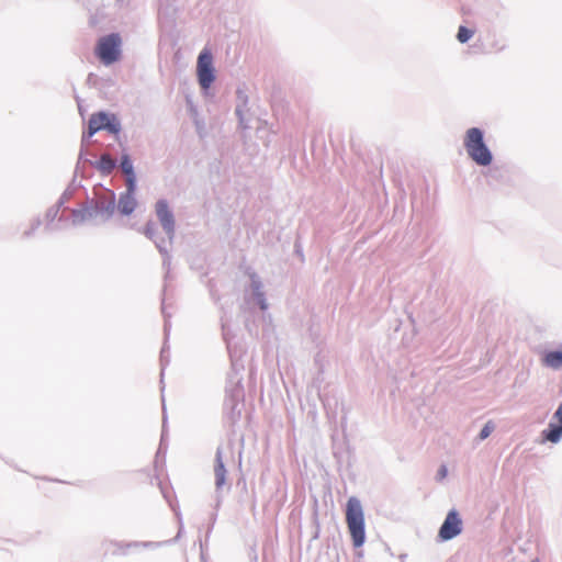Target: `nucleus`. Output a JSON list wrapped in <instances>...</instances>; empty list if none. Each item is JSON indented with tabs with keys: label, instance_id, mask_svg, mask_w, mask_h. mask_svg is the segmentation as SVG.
<instances>
[{
	"label": "nucleus",
	"instance_id": "f257e3e1",
	"mask_svg": "<svg viewBox=\"0 0 562 562\" xmlns=\"http://www.w3.org/2000/svg\"><path fill=\"white\" fill-rule=\"evenodd\" d=\"M346 522L353 546L361 547L366 540L364 514L361 502L357 497H350L347 502Z\"/></svg>",
	"mask_w": 562,
	"mask_h": 562
},
{
	"label": "nucleus",
	"instance_id": "f03ea898",
	"mask_svg": "<svg viewBox=\"0 0 562 562\" xmlns=\"http://www.w3.org/2000/svg\"><path fill=\"white\" fill-rule=\"evenodd\" d=\"M464 147L469 157L479 166H488L492 162V154L484 143L480 128L471 127L467 131Z\"/></svg>",
	"mask_w": 562,
	"mask_h": 562
},
{
	"label": "nucleus",
	"instance_id": "7ed1b4c3",
	"mask_svg": "<svg viewBox=\"0 0 562 562\" xmlns=\"http://www.w3.org/2000/svg\"><path fill=\"white\" fill-rule=\"evenodd\" d=\"M122 38L120 34L112 33L99 38L95 46V55L105 65H112L121 58Z\"/></svg>",
	"mask_w": 562,
	"mask_h": 562
},
{
	"label": "nucleus",
	"instance_id": "20e7f679",
	"mask_svg": "<svg viewBox=\"0 0 562 562\" xmlns=\"http://www.w3.org/2000/svg\"><path fill=\"white\" fill-rule=\"evenodd\" d=\"M196 72L199 83L203 89H209L213 83L214 68H213V56L209 49H203L198 57Z\"/></svg>",
	"mask_w": 562,
	"mask_h": 562
},
{
	"label": "nucleus",
	"instance_id": "39448f33",
	"mask_svg": "<svg viewBox=\"0 0 562 562\" xmlns=\"http://www.w3.org/2000/svg\"><path fill=\"white\" fill-rule=\"evenodd\" d=\"M114 116L110 117L109 114L104 112H98L90 116L89 125H88V134L92 136L97 132L101 130H108L111 133L119 132V125L114 123Z\"/></svg>",
	"mask_w": 562,
	"mask_h": 562
},
{
	"label": "nucleus",
	"instance_id": "423d86ee",
	"mask_svg": "<svg viewBox=\"0 0 562 562\" xmlns=\"http://www.w3.org/2000/svg\"><path fill=\"white\" fill-rule=\"evenodd\" d=\"M462 521L456 510H451L448 513L443 524L440 527L439 530V537L442 540H450L458 536L462 528H461Z\"/></svg>",
	"mask_w": 562,
	"mask_h": 562
},
{
	"label": "nucleus",
	"instance_id": "0eeeda50",
	"mask_svg": "<svg viewBox=\"0 0 562 562\" xmlns=\"http://www.w3.org/2000/svg\"><path fill=\"white\" fill-rule=\"evenodd\" d=\"M156 214L165 232L168 235H172L175 231V220L165 200H160L156 203Z\"/></svg>",
	"mask_w": 562,
	"mask_h": 562
},
{
	"label": "nucleus",
	"instance_id": "6e6552de",
	"mask_svg": "<svg viewBox=\"0 0 562 562\" xmlns=\"http://www.w3.org/2000/svg\"><path fill=\"white\" fill-rule=\"evenodd\" d=\"M215 483L217 487H221L225 484L226 481V469L223 462L222 451L221 449L216 452V459H215Z\"/></svg>",
	"mask_w": 562,
	"mask_h": 562
},
{
	"label": "nucleus",
	"instance_id": "1a4fd4ad",
	"mask_svg": "<svg viewBox=\"0 0 562 562\" xmlns=\"http://www.w3.org/2000/svg\"><path fill=\"white\" fill-rule=\"evenodd\" d=\"M137 202L134 194H122L119 200V210L124 215H130L136 207Z\"/></svg>",
	"mask_w": 562,
	"mask_h": 562
},
{
	"label": "nucleus",
	"instance_id": "9d476101",
	"mask_svg": "<svg viewBox=\"0 0 562 562\" xmlns=\"http://www.w3.org/2000/svg\"><path fill=\"white\" fill-rule=\"evenodd\" d=\"M544 366L552 369L562 368V351H550L547 352L543 357Z\"/></svg>",
	"mask_w": 562,
	"mask_h": 562
},
{
	"label": "nucleus",
	"instance_id": "9b49d317",
	"mask_svg": "<svg viewBox=\"0 0 562 562\" xmlns=\"http://www.w3.org/2000/svg\"><path fill=\"white\" fill-rule=\"evenodd\" d=\"M97 168L102 173L109 175L115 168V160L109 154H103L97 164Z\"/></svg>",
	"mask_w": 562,
	"mask_h": 562
},
{
	"label": "nucleus",
	"instance_id": "f8f14e48",
	"mask_svg": "<svg viewBox=\"0 0 562 562\" xmlns=\"http://www.w3.org/2000/svg\"><path fill=\"white\" fill-rule=\"evenodd\" d=\"M543 436L550 442H558L562 438V424L559 426L550 424L549 428L543 431Z\"/></svg>",
	"mask_w": 562,
	"mask_h": 562
},
{
	"label": "nucleus",
	"instance_id": "ddd939ff",
	"mask_svg": "<svg viewBox=\"0 0 562 562\" xmlns=\"http://www.w3.org/2000/svg\"><path fill=\"white\" fill-rule=\"evenodd\" d=\"M121 169L123 173L127 176L135 175L132 160L128 155H123L121 158Z\"/></svg>",
	"mask_w": 562,
	"mask_h": 562
},
{
	"label": "nucleus",
	"instance_id": "4468645a",
	"mask_svg": "<svg viewBox=\"0 0 562 562\" xmlns=\"http://www.w3.org/2000/svg\"><path fill=\"white\" fill-rule=\"evenodd\" d=\"M74 222L81 223L92 216V212L88 209L72 211Z\"/></svg>",
	"mask_w": 562,
	"mask_h": 562
},
{
	"label": "nucleus",
	"instance_id": "2eb2a0df",
	"mask_svg": "<svg viewBox=\"0 0 562 562\" xmlns=\"http://www.w3.org/2000/svg\"><path fill=\"white\" fill-rule=\"evenodd\" d=\"M473 34L474 32L472 30L461 25L458 30L457 38L460 43H465L473 36Z\"/></svg>",
	"mask_w": 562,
	"mask_h": 562
},
{
	"label": "nucleus",
	"instance_id": "dca6fc26",
	"mask_svg": "<svg viewBox=\"0 0 562 562\" xmlns=\"http://www.w3.org/2000/svg\"><path fill=\"white\" fill-rule=\"evenodd\" d=\"M136 189V178L135 175L126 177V194H134Z\"/></svg>",
	"mask_w": 562,
	"mask_h": 562
},
{
	"label": "nucleus",
	"instance_id": "f3484780",
	"mask_svg": "<svg viewBox=\"0 0 562 562\" xmlns=\"http://www.w3.org/2000/svg\"><path fill=\"white\" fill-rule=\"evenodd\" d=\"M493 429H494L493 423L492 422L486 423L480 432V439L483 440V439L487 438L491 435V432L493 431Z\"/></svg>",
	"mask_w": 562,
	"mask_h": 562
},
{
	"label": "nucleus",
	"instance_id": "a211bd4d",
	"mask_svg": "<svg viewBox=\"0 0 562 562\" xmlns=\"http://www.w3.org/2000/svg\"><path fill=\"white\" fill-rule=\"evenodd\" d=\"M554 418L562 424V403L559 405L558 409L554 413Z\"/></svg>",
	"mask_w": 562,
	"mask_h": 562
},
{
	"label": "nucleus",
	"instance_id": "6ab92c4d",
	"mask_svg": "<svg viewBox=\"0 0 562 562\" xmlns=\"http://www.w3.org/2000/svg\"><path fill=\"white\" fill-rule=\"evenodd\" d=\"M439 474L441 476V479H443L446 475H447V469L446 467H441L440 470H439Z\"/></svg>",
	"mask_w": 562,
	"mask_h": 562
},
{
	"label": "nucleus",
	"instance_id": "aec40b11",
	"mask_svg": "<svg viewBox=\"0 0 562 562\" xmlns=\"http://www.w3.org/2000/svg\"><path fill=\"white\" fill-rule=\"evenodd\" d=\"M145 233H146V235L150 236L151 229L149 228V225H147Z\"/></svg>",
	"mask_w": 562,
	"mask_h": 562
},
{
	"label": "nucleus",
	"instance_id": "412c9836",
	"mask_svg": "<svg viewBox=\"0 0 562 562\" xmlns=\"http://www.w3.org/2000/svg\"><path fill=\"white\" fill-rule=\"evenodd\" d=\"M531 562H540V560H538V559H535V560H532Z\"/></svg>",
	"mask_w": 562,
	"mask_h": 562
}]
</instances>
